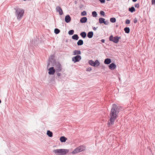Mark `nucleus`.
Returning a JSON list of instances; mask_svg holds the SVG:
<instances>
[{
    "label": "nucleus",
    "mask_w": 155,
    "mask_h": 155,
    "mask_svg": "<svg viewBox=\"0 0 155 155\" xmlns=\"http://www.w3.org/2000/svg\"><path fill=\"white\" fill-rule=\"evenodd\" d=\"M119 110L120 108L118 106L115 104H113L110 113V119L107 123L108 127H110L111 125L114 124L116 118L118 117Z\"/></svg>",
    "instance_id": "obj_1"
},
{
    "label": "nucleus",
    "mask_w": 155,
    "mask_h": 155,
    "mask_svg": "<svg viewBox=\"0 0 155 155\" xmlns=\"http://www.w3.org/2000/svg\"><path fill=\"white\" fill-rule=\"evenodd\" d=\"M15 9V15L17 17V19L21 20L24 13V10L18 7L16 8Z\"/></svg>",
    "instance_id": "obj_2"
},
{
    "label": "nucleus",
    "mask_w": 155,
    "mask_h": 155,
    "mask_svg": "<svg viewBox=\"0 0 155 155\" xmlns=\"http://www.w3.org/2000/svg\"><path fill=\"white\" fill-rule=\"evenodd\" d=\"M68 151V149H65L54 150L53 151V152L57 155H64Z\"/></svg>",
    "instance_id": "obj_3"
},
{
    "label": "nucleus",
    "mask_w": 155,
    "mask_h": 155,
    "mask_svg": "<svg viewBox=\"0 0 155 155\" xmlns=\"http://www.w3.org/2000/svg\"><path fill=\"white\" fill-rule=\"evenodd\" d=\"M121 38L120 37L115 36L113 37L111 35H110L109 38V40L110 41H112L115 43H117L119 42V40Z\"/></svg>",
    "instance_id": "obj_4"
},
{
    "label": "nucleus",
    "mask_w": 155,
    "mask_h": 155,
    "mask_svg": "<svg viewBox=\"0 0 155 155\" xmlns=\"http://www.w3.org/2000/svg\"><path fill=\"white\" fill-rule=\"evenodd\" d=\"M89 64L93 67H97L100 65V62L97 60H96L95 62L92 60H89L88 61Z\"/></svg>",
    "instance_id": "obj_5"
},
{
    "label": "nucleus",
    "mask_w": 155,
    "mask_h": 155,
    "mask_svg": "<svg viewBox=\"0 0 155 155\" xmlns=\"http://www.w3.org/2000/svg\"><path fill=\"white\" fill-rule=\"evenodd\" d=\"M55 70L57 72L60 71L62 69V67L59 62H56L55 64Z\"/></svg>",
    "instance_id": "obj_6"
},
{
    "label": "nucleus",
    "mask_w": 155,
    "mask_h": 155,
    "mask_svg": "<svg viewBox=\"0 0 155 155\" xmlns=\"http://www.w3.org/2000/svg\"><path fill=\"white\" fill-rule=\"evenodd\" d=\"M81 57L80 55H77L72 58V61L74 63L79 62L81 59Z\"/></svg>",
    "instance_id": "obj_7"
},
{
    "label": "nucleus",
    "mask_w": 155,
    "mask_h": 155,
    "mask_svg": "<svg viewBox=\"0 0 155 155\" xmlns=\"http://www.w3.org/2000/svg\"><path fill=\"white\" fill-rule=\"evenodd\" d=\"M56 12H58L59 15H61L63 14V11L61 8L59 6H57L56 7Z\"/></svg>",
    "instance_id": "obj_8"
},
{
    "label": "nucleus",
    "mask_w": 155,
    "mask_h": 155,
    "mask_svg": "<svg viewBox=\"0 0 155 155\" xmlns=\"http://www.w3.org/2000/svg\"><path fill=\"white\" fill-rule=\"evenodd\" d=\"M48 74L50 75H53L55 73L56 70L54 69L53 67L50 68L49 69Z\"/></svg>",
    "instance_id": "obj_9"
},
{
    "label": "nucleus",
    "mask_w": 155,
    "mask_h": 155,
    "mask_svg": "<svg viewBox=\"0 0 155 155\" xmlns=\"http://www.w3.org/2000/svg\"><path fill=\"white\" fill-rule=\"evenodd\" d=\"M109 67L110 69L113 70L116 68V66L114 63H112L109 65Z\"/></svg>",
    "instance_id": "obj_10"
},
{
    "label": "nucleus",
    "mask_w": 155,
    "mask_h": 155,
    "mask_svg": "<svg viewBox=\"0 0 155 155\" xmlns=\"http://www.w3.org/2000/svg\"><path fill=\"white\" fill-rule=\"evenodd\" d=\"M65 20L66 23H68L71 20V18L70 16L68 15L65 17Z\"/></svg>",
    "instance_id": "obj_11"
},
{
    "label": "nucleus",
    "mask_w": 155,
    "mask_h": 155,
    "mask_svg": "<svg viewBox=\"0 0 155 155\" xmlns=\"http://www.w3.org/2000/svg\"><path fill=\"white\" fill-rule=\"evenodd\" d=\"M87 18L86 17H83L81 18L80 21L81 23H85L87 22Z\"/></svg>",
    "instance_id": "obj_12"
},
{
    "label": "nucleus",
    "mask_w": 155,
    "mask_h": 155,
    "mask_svg": "<svg viewBox=\"0 0 155 155\" xmlns=\"http://www.w3.org/2000/svg\"><path fill=\"white\" fill-rule=\"evenodd\" d=\"M111 62V59L110 58H107L105 59L104 61V63L106 64H110Z\"/></svg>",
    "instance_id": "obj_13"
},
{
    "label": "nucleus",
    "mask_w": 155,
    "mask_h": 155,
    "mask_svg": "<svg viewBox=\"0 0 155 155\" xmlns=\"http://www.w3.org/2000/svg\"><path fill=\"white\" fill-rule=\"evenodd\" d=\"M93 31H89L87 34V36L89 38H91L93 37Z\"/></svg>",
    "instance_id": "obj_14"
},
{
    "label": "nucleus",
    "mask_w": 155,
    "mask_h": 155,
    "mask_svg": "<svg viewBox=\"0 0 155 155\" xmlns=\"http://www.w3.org/2000/svg\"><path fill=\"white\" fill-rule=\"evenodd\" d=\"M60 140L61 142H64L66 141L67 138L64 136H61L60 137Z\"/></svg>",
    "instance_id": "obj_15"
},
{
    "label": "nucleus",
    "mask_w": 155,
    "mask_h": 155,
    "mask_svg": "<svg viewBox=\"0 0 155 155\" xmlns=\"http://www.w3.org/2000/svg\"><path fill=\"white\" fill-rule=\"evenodd\" d=\"M74 55L80 54H81V52L80 51L75 50L73 52Z\"/></svg>",
    "instance_id": "obj_16"
},
{
    "label": "nucleus",
    "mask_w": 155,
    "mask_h": 155,
    "mask_svg": "<svg viewBox=\"0 0 155 155\" xmlns=\"http://www.w3.org/2000/svg\"><path fill=\"white\" fill-rule=\"evenodd\" d=\"M79 152L83 151L85 149V147L83 146H80L78 147Z\"/></svg>",
    "instance_id": "obj_17"
},
{
    "label": "nucleus",
    "mask_w": 155,
    "mask_h": 155,
    "mask_svg": "<svg viewBox=\"0 0 155 155\" xmlns=\"http://www.w3.org/2000/svg\"><path fill=\"white\" fill-rule=\"evenodd\" d=\"M54 55H51L49 58V59L50 61H48V66L50 65V61L51 62H52L53 61V59L54 58Z\"/></svg>",
    "instance_id": "obj_18"
},
{
    "label": "nucleus",
    "mask_w": 155,
    "mask_h": 155,
    "mask_svg": "<svg viewBox=\"0 0 155 155\" xmlns=\"http://www.w3.org/2000/svg\"><path fill=\"white\" fill-rule=\"evenodd\" d=\"M72 38L73 39L77 40L79 38V37L77 35L75 34L72 36Z\"/></svg>",
    "instance_id": "obj_19"
},
{
    "label": "nucleus",
    "mask_w": 155,
    "mask_h": 155,
    "mask_svg": "<svg viewBox=\"0 0 155 155\" xmlns=\"http://www.w3.org/2000/svg\"><path fill=\"white\" fill-rule=\"evenodd\" d=\"M105 20V19L102 18H100L99 19V22L100 24L104 23Z\"/></svg>",
    "instance_id": "obj_20"
},
{
    "label": "nucleus",
    "mask_w": 155,
    "mask_h": 155,
    "mask_svg": "<svg viewBox=\"0 0 155 155\" xmlns=\"http://www.w3.org/2000/svg\"><path fill=\"white\" fill-rule=\"evenodd\" d=\"M86 33L84 31H83L80 34V35L83 38H85L86 37Z\"/></svg>",
    "instance_id": "obj_21"
},
{
    "label": "nucleus",
    "mask_w": 155,
    "mask_h": 155,
    "mask_svg": "<svg viewBox=\"0 0 155 155\" xmlns=\"http://www.w3.org/2000/svg\"><path fill=\"white\" fill-rule=\"evenodd\" d=\"M47 135L50 137H51L53 136V133L50 130H48L47 133Z\"/></svg>",
    "instance_id": "obj_22"
},
{
    "label": "nucleus",
    "mask_w": 155,
    "mask_h": 155,
    "mask_svg": "<svg viewBox=\"0 0 155 155\" xmlns=\"http://www.w3.org/2000/svg\"><path fill=\"white\" fill-rule=\"evenodd\" d=\"M77 44L78 46L81 45L83 44V41L82 40H79L78 41Z\"/></svg>",
    "instance_id": "obj_23"
},
{
    "label": "nucleus",
    "mask_w": 155,
    "mask_h": 155,
    "mask_svg": "<svg viewBox=\"0 0 155 155\" xmlns=\"http://www.w3.org/2000/svg\"><path fill=\"white\" fill-rule=\"evenodd\" d=\"M124 31L126 33H129L130 31V29L129 27H126L124 28Z\"/></svg>",
    "instance_id": "obj_24"
},
{
    "label": "nucleus",
    "mask_w": 155,
    "mask_h": 155,
    "mask_svg": "<svg viewBox=\"0 0 155 155\" xmlns=\"http://www.w3.org/2000/svg\"><path fill=\"white\" fill-rule=\"evenodd\" d=\"M135 11V9L134 8L133 6L129 8V11L131 12H133Z\"/></svg>",
    "instance_id": "obj_25"
},
{
    "label": "nucleus",
    "mask_w": 155,
    "mask_h": 155,
    "mask_svg": "<svg viewBox=\"0 0 155 155\" xmlns=\"http://www.w3.org/2000/svg\"><path fill=\"white\" fill-rule=\"evenodd\" d=\"M79 152H79V151L78 150V148L75 149L72 152V153L73 154H76L77 153H78Z\"/></svg>",
    "instance_id": "obj_26"
},
{
    "label": "nucleus",
    "mask_w": 155,
    "mask_h": 155,
    "mask_svg": "<svg viewBox=\"0 0 155 155\" xmlns=\"http://www.w3.org/2000/svg\"><path fill=\"white\" fill-rule=\"evenodd\" d=\"M60 31L58 28H55L54 30V32L56 34H58L60 32Z\"/></svg>",
    "instance_id": "obj_27"
},
{
    "label": "nucleus",
    "mask_w": 155,
    "mask_h": 155,
    "mask_svg": "<svg viewBox=\"0 0 155 155\" xmlns=\"http://www.w3.org/2000/svg\"><path fill=\"white\" fill-rule=\"evenodd\" d=\"M110 21L111 22L114 23L116 21V19L114 18H110Z\"/></svg>",
    "instance_id": "obj_28"
},
{
    "label": "nucleus",
    "mask_w": 155,
    "mask_h": 155,
    "mask_svg": "<svg viewBox=\"0 0 155 155\" xmlns=\"http://www.w3.org/2000/svg\"><path fill=\"white\" fill-rule=\"evenodd\" d=\"M92 15L93 17H96L97 16V14L95 11H93L92 12Z\"/></svg>",
    "instance_id": "obj_29"
},
{
    "label": "nucleus",
    "mask_w": 155,
    "mask_h": 155,
    "mask_svg": "<svg viewBox=\"0 0 155 155\" xmlns=\"http://www.w3.org/2000/svg\"><path fill=\"white\" fill-rule=\"evenodd\" d=\"M74 31L73 30H71L68 31V34L70 35H72L74 34Z\"/></svg>",
    "instance_id": "obj_30"
},
{
    "label": "nucleus",
    "mask_w": 155,
    "mask_h": 155,
    "mask_svg": "<svg viewBox=\"0 0 155 155\" xmlns=\"http://www.w3.org/2000/svg\"><path fill=\"white\" fill-rule=\"evenodd\" d=\"M81 15L82 16H85L86 15V12L85 11H84L81 13Z\"/></svg>",
    "instance_id": "obj_31"
},
{
    "label": "nucleus",
    "mask_w": 155,
    "mask_h": 155,
    "mask_svg": "<svg viewBox=\"0 0 155 155\" xmlns=\"http://www.w3.org/2000/svg\"><path fill=\"white\" fill-rule=\"evenodd\" d=\"M105 25H108L109 23V22L108 20H106V21H104V23Z\"/></svg>",
    "instance_id": "obj_32"
},
{
    "label": "nucleus",
    "mask_w": 155,
    "mask_h": 155,
    "mask_svg": "<svg viewBox=\"0 0 155 155\" xmlns=\"http://www.w3.org/2000/svg\"><path fill=\"white\" fill-rule=\"evenodd\" d=\"M100 14L103 16H104L105 15V13L103 11H101L100 12Z\"/></svg>",
    "instance_id": "obj_33"
},
{
    "label": "nucleus",
    "mask_w": 155,
    "mask_h": 155,
    "mask_svg": "<svg viewBox=\"0 0 155 155\" xmlns=\"http://www.w3.org/2000/svg\"><path fill=\"white\" fill-rule=\"evenodd\" d=\"M126 24H129L130 23V20L129 19H127L125 21Z\"/></svg>",
    "instance_id": "obj_34"
},
{
    "label": "nucleus",
    "mask_w": 155,
    "mask_h": 155,
    "mask_svg": "<svg viewBox=\"0 0 155 155\" xmlns=\"http://www.w3.org/2000/svg\"><path fill=\"white\" fill-rule=\"evenodd\" d=\"M92 70L91 68L89 67L87 68L86 71H90Z\"/></svg>",
    "instance_id": "obj_35"
},
{
    "label": "nucleus",
    "mask_w": 155,
    "mask_h": 155,
    "mask_svg": "<svg viewBox=\"0 0 155 155\" xmlns=\"http://www.w3.org/2000/svg\"><path fill=\"white\" fill-rule=\"evenodd\" d=\"M135 7H136V8H139V4H136L135 5Z\"/></svg>",
    "instance_id": "obj_36"
},
{
    "label": "nucleus",
    "mask_w": 155,
    "mask_h": 155,
    "mask_svg": "<svg viewBox=\"0 0 155 155\" xmlns=\"http://www.w3.org/2000/svg\"><path fill=\"white\" fill-rule=\"evenodd\" d=\"M151 3L152 5L155 4V0H152L151 1Z\"/></svg>",
    "instance_id": "obj_37"
},
{
    "label": "nucleus",
    "mask_w": 155,
    "mask_h": 155,
    "mask_svg": "<svg viewBox=\"0 0 155 155\" xmlns=\"http://www.w3.org/2000/svg\"><path fill=\"white\" fill-rule=\"evenodd\" d=\"M99 0L102 3H104L105 2V0Z\"/></svg>",
    "instance_id": "obj_38"
},
{
    "label": "nucleus",
    "mask_w": 155,
    "mask_h": 155,
    "mask_svg": "<svg viewBox=\"0 0 155 155\" xmlns=\"http://www.w3.org/2000/svg\"><path fill=\"white\" fill-rule=\"evenodd\" d=\"M137 18H135L134 20V23H137Z\"/></svg>",
    "instance_id": "obj_39"
},
{
    "label": "nucleus",
    "mask_w": 155,
    "mask_h": 155,
    "mask_svg": "<svg viewBox=\"0 0 155 155\" xmlns=\"http://www.w3.org/2000/svg\"><path fill=\"white\" fill-rule=\"evenodd\" d=\"M97 28H95V27H94L93 28V29L94 30V31H96L97 29Z\"/></svg>",
    "instance_id": "obj_40"
},
{
    "label": "nucleus",
    "mask_w": 155,
    "mask_h": 155,
    "mask_svg": "<svg viewBox=\"0 0 155 155\" xmlns=\"http://www.w3.org/2000/svg\"><path fill=\"white\" fill-rule=\"evenodd\" d=\"M101 41L102 43H104L105 41V40L104 39H102L101 40Z\"/></svg>",
    "instance_id": "obj_41"
},
{
    "label": "nucleus",
    "mask_w": 155,
    "mask_h": 155,
    "mask_svg": "<svg viewBox=\"0 0 155 155\" xmlns=\"http://www.w3.org/2000/svg\"><path fill=\"white\" fill-rule=\"evenodd\" d=\"M61 73H58H58H57V76H60V75H61Z\"/></svg>",
    "instance_id": "obj_42"
},
{
    "label": "nucleus",
    "mask_w": 155,
    "mask_h": 155,
    "mask_svg": "<svg viewBox=\"0 0 155 155\" xmlns=\"http://www.w3.org/2000/svg\"><path fill=\"white\" fill-rule=\"evenodd\" d=\"M137 0H132L133 2H136Z\"/></svg>",
    "instance_id": "obj_43"
}]
</instances>
